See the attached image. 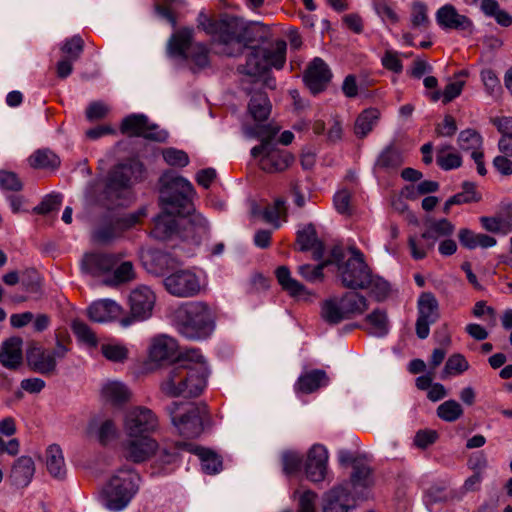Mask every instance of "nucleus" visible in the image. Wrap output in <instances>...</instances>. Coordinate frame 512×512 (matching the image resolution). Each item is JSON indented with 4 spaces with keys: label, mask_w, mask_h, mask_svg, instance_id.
<instances>
[{
    "label": "nucleus",
    "mask_w": 512,
    "mask_h": 512,
    "mask_svg": "<svg viewBox=\"0 0 512 512\" xmlns=\"http://www.w3.org/2000/svg\"><path fill=\"white\" fill-rule=\"evenodd\" d=\"M427 5L423 2L417 1L412 4L411 8V25L414 29L420 31L426 30L430 25L428 17Z\"/></svg>",
    "instance_id": "obj_51"
},
{
    "label": "nucleus",
    "mask_w": 512,
    "mask_h": 512,
    "mask_svg": "<svg viewBox=\"0 0 512 512\" xmlns=\"http://www.w3.org/2000/svg\"><path fill=\"white\" fill-rule=\"evenodd\" d=\"M248 112L256 122H262L268 119L271 113V103L262 91L255 92L248 103Z\"/></svg>",
    "instance_id": "obj_38"
},
{
    "label": "nucleus",
    "mask_w": 512,
    "mask_h": 512,
    "mask_svg": "<svg viewBox=\"0 0 512 512\" xmlns=\"http://www.w3.org/2000/svg\"><path fill=\"white\" fill-rule=\"evenodd\" d=\"M417 309L416 334L420 339H426L430 333V325L436 323L440 317L439 304L432 293L424 292L418 299Z\"/></svg>",
    "instance_id": "obj_16"
},
{
    "label": "nucleus",
    "mask_w": 512,
    "mask_h": 512,
    "mask_svg": "<svg viewBox=\"0 0 512 512\" xmlns=\"http://www.w3.org/2000/svg\"><path fill=\"white\" fill-rule=\"evenodd\" d=\"M469 368V363L465 357L461 354L451 355L445 363V367L442 372V378L445 379L448 375H458Z\"/></svg>",
    "instance_id": "obj_56"
},
{
    "label": "nucleus",
    "mask_w": 512,
    "mask_h": 512,
    "mask_svg": "<svg viewBox=\"0 0 512 512\" xmlns=\"http://www.w3.org/2000/svg\"><path fill=\"white\" fill-rule=\"evenodd\" d=\"M121 307L113 300L102 299L95 301L88 308V316L93 322L104 323L117 318Z\"/></svg>",
    "instance_id": "obj_29"
},
{
    "label": "nucleus",
    "mask_w": 512,
    "mask_h": 512,
    "mask_svg": "<svg viewBox=\"0 0 512 512\" xmlns=\"http://www.w3.org/2000/svg\"><path fill=\"white\" fill-rule=\"evenodd\" d=\"M340 300L348 319L361 315L368 309L367 299L357 292H347Z\"/></svg>",
    "instance_id": "obj_44"
},
{
    "label": "nucleus",
    "mask_w": 512,
    "mask_h": 512,
    "mask_svg": "<svg viewBox=\"0 0 512 512\" xmlns=\"http://www.w3.org/2000/svg\"><path fill=\"white\" fill-rule=\"evenodd\" d=\"M62 204V195L50 194L47 195L39 205L34 207L33 212L37 214H48L51 211L58 210Z\"/></svg>",
    "instance_id": "obj_62"
},
{
    "label": "nucleus",
    "mask_w": 512,
    "mask_h": 512,
    "mask_svg": "<svg viewBox=\"0 0 512 512\" xmlns=\"http://www.w3.org/2000/svg\"><path fill=\"white\" fill-rule=\"evenodd\" d=\"M158 428V418L146 407H135L125 416L124 431L127 437H151Z\"/></svg>",
    "instance_id": "obj_12"
},
{
    "label": "nucleus",
    "mask_w": 512,
    "mask_h": 512,
    "mask_svg": "<svg viewBox=\"0 0 512 512\" xmlns=\"http://www.w3.org/2000/svg\"><path fill=\"white\" fill-rule=\"evenodd\" d=\"M166 411L180 435L187 438L199 436L203 430V419L207 415L204 403L171 402Z\"/></svg>",
    "instance_id": "obj_7"
},
{
    "label": "nucleus",
    "mask_w": 512,
    "mask_h": 512,
    "mask_svg": "<svg viewBox=\"0 0 512 512\" xmlns=\"http://www.w3.org/2000/svg\"><path fill=\"white\" fill-rule=\"evenodd\" d=\"M436 244V237L430 232H423L420 237L410 236L408 245L411 255L415 260H421L426 257L427 253L433 250Z\"/></svg>",
    "instance_id": "obj_40"
},
{
    "label": "nucleus",
    "mask_w": 512,
    "mask_h": 512,
    "mask_svg": "<svg viewBox=\"0 0 512 512\" xmlns=\"http://www.w3.org/2000/svg\"><path fill=\"white\" fill-rule=\"evenodd\" d=\"M177 212H167L163 210L155 218V226L153 229V235L160 239L165 240L172 237L174 234L179 235L180 219L176 220L175 216Z\"/></svg>",
    "instance_id": "obj_32"
},
{
    "label": "nucleus",
    "mask_w": 512,
    "mask_h": 512,
    "mask_svg": "<svg viewBox=\"0 0 512 512\" xmlns=\"http://www.w3.org/2000/svg\"><path fill=\"white\" fill-rule=\"evenodd\" d=\"M329 261H323L316 266L303 264L298 267V273L309 282H317L323 279V269L329 265Z\"/></svg>",
    "instance_id": "obj_58"
},
{
    "label": "nucleus",
    "mask_w": 512,
    "mask_h": 512,
    "mask_svg": "<svg viewBox=\"0 0 512 512\" xmlns=\"http://www.w3.org/2000/svg\"><path fill=\"white\" fill-rule=\"evenodd\" d=\"M276 277L282 289L291 297L306 299L309 296L306 287L291 277L290 270L286 266H281L276 270Z\"/></svg>",
    "instance_id": "obj_34"
},
{
    "label": "nucleus",
    "mask_w": 512,
    "mask_h": 512,
    "mask_svg": "<svg viewBox=\"0 0 512 512\" xmlns=\"http://www.w3.org/2000/svg\"><path fill=\"white\" fill-rule=\"evenodd\" d=\"M318 240L316 229L312 223L297 231V244L300 251L310 250Z\"/></svg>",
    "instance_id": "obj_55"
},
{
    "label": "nucleus",
    "mask_w": 512,
    "mask_h": 512,
    "mask_svg": "<svg viewBox=\"0 0 512 512\" xmlns=\"http://www.w3.org/2000/svg\"><path fill=\"white\" fill-rule=\"evenodd\" d=\"M35 473V464L31 457H19L10 474L12 483L17 487H26L32 480Z\"/></svg>",
    "instance_id": "obj_31"
},
{
    "label": "nucleus",
    "mask_w": 512,
    "mask_h": 512,
    "mask_svg": "<svg viewBox=\"0 0 512 512\" xmlns=\"http://www.w3.org/2000/svg\"><path fill=\"white\" fill-rule=\"evenodd\" d=\"M332 78V72L321 58H314L308 65L303 80L313 94L324 91Z\"/></svg>",
    "instance_id": "obj_21"
},
{
    "label": "nucleus",
    "mask_w": 512,
    "mask_h": 512,
    "mask_svg": "<svg viewBox=\"0 0 512 512\" xmlns=\"http://www.w3.org/2000/svg\"><path fill=\"white\" fill-rule=\"evenodd\" d=\"M88 434L98 440L102 445H106L116 438L117 428L111 419H105L103 421L93 419L88 425Z\"/></svg>",
    "instance_id": "obj_35"
},
{
    "label": "nucleus",
    "mask_w": 512,
    "mask_h": 512,
    "mask_svg": "<svg viewBox=\"0 0 512 512\" xmlns=\"http://www.w3.org/2000/svg\"><path fill=\"white\" fill-rule=\"evenodd\" d=\"M84 49L83 39L75 35L69 39H66L61 46V51L64 54L63 58L71 61H77L80 58Z\"/></svg>",
    "instance_id": "obj_54"
},
{
    "label": "nucleus",
    "mask_w": 512,
    "mask_h": 512,
    "mask_svg": "<svg viewBox=\"0 0 512 512\" xmlns=\"http://www.w3.org/2000/svg\"><path fill=\"white\" fill-rule=\"evenodd\" d=\"M357 497L349 489L348 483H341L323 495V512H349L356 507Z\"/></svg>",
    "instance_id": "obj_17"
},
{
    "label": "nucleus",
    "mask_w": 512,
    "mask_h": 512,
    "mask_svg": "<svg viewBox=\"0 0 512 512\" xmlns=\"http://www.w3.org/2000/svg\"><path fill=\"white\" fill-rule=\"evenodd\" d=\"M347 483L349 484V488L351 487L353 489V494L357 498L362 496L358 491L359 488L367 489L373 485L372 469L366 458L361 462H356V466L353 468L350 476V481Z\"/></svg>",
    "instance_id": "obj_30"
},
{
    "label": "nucleus",
    "mask_w": 512,
    "mask_h": 512,
    "mask_svg": "<svg viewBox=\"0 0 512 512\" xmlns=\"http://www.w3.org/2000/svg\"><path fill=\"white\" fill-rule=\"evenodd\" d=\"M211 37L215 53L228 57L240 56L253 41L246 23L229 14H223L216 19Z\"/></svg>",
    "instance_id": "obj_2"
},
{
    "label": "nucleus",
    "mask_w": 512,
    "mask_h": 512,
    "mask_svg": "<svg viewBox=\"0 0 512 512\" xmlns=\"http://www.w3.org/2000/svg\"><path fill=\"white\" fill-rule=\"evenodd\" d=\"M46 467L52 477L59 480L65 477L66 466L60 446L52 444L47 448Z\"/></svg>",
    "instance_id": "obj_39"
},
{
    "label": "nucleus",
    "mask_w": 512,
    "mask_h": 512,
    "mask_svg": "<svg viewBox=\"0 0 512 512\" xmlns=\"http://www.w3.org/2000/svg\"><path fill=\"white\" fill-rule=\"evenodd\" d=\"M155 302L156 295L150 287L140 285L133 289L129 297L131 317L121 319V326L128 327L133 319L146 320L151 317Z\"/></svg>",
    "instance_id": "obj_13"
},
{
    "label": "nucleus",
    "mask_w": 512,
    "mask_h": 512,
    "mask_svg": "<svg viewBox=\"0 0 512 512\" xmlns=\"http://www.w3.org/2000/svg\"><path fill=\"white\" fill-rule=\"evenodd\" d=\"M366 322L369 324V334L376 337H383L388 333V318L385 311L376 309L366 316Z\"/></svg>",
    "instance_id": "obj_48"
},
{
    "label": "nucleus",
    "mask_w": 512,
    "mask_h": 512,
    "mask_svg": "<svg viewBox=\"0 0 512 512\" xmlns=\"http://www.w3.org/2000/svg\"><path fill=\"white\" fill-rule=\"evenodd\" d=\"M120 131L128 137H143L148 140L163 142L168 134L151 124L144 114H130L122 120Z\"/></svg>",
    "instance_id": "obj_14"
},
{
    "label": "nucleus",
    "mask_w": 512,
    "mask_h": 512,
    "mask_svg": "<svg viewBox=\"0 0 512 512\" xmlns=\"http://www.w3.org/2000/svg\"><path fill=\"white\" fill-rule=\"evenodd\" d=\"M279 127L259 125L250 129L248 134L260 139L261 143L251 149L253 158H259L260 168L267 173H277L286 170L293 162V156L286 150L279 149L274 137Z\"/></svg>",
    "instance_id": "obj_3"
},
{
    "label": "nucleus",
    "mask_w": 512,
    "mask_h": 512,
    "mask_svg": "<svg viewBox=\"0 0 512 512\" xmlns=\"http://www.w3.org/2000/svg\"><path fill=\"white\" fill-rule=\"evenodd\" d=\"M140 476L130 467L117 469L103 489L104 506L118 512L128 506L139 490Z\"/></svg>",
    "instance_id": "obj_6"
},
{
    "label": "nucleus",
    "mask_w": 512,
    "mask_h": 512,
    "mask_svg": "<svg viewBox=\"0 0 512 512\" xmlns=\"http://www.w3.org/2000/svg\"><path fill=\"white\" fill-rule=\"evenodd\" d=\"M302 464L301 456L296 452H285L282 455L283 471L290 475L300 470Z\"/></svg>",
    "instance_id": "obj_64"
},
{
    "label": "nucleus",
    "mask_w": 512,
    "mask_h": 512,
    "mask_svg": "<svg viewBox=\"0 0 512 512\" xmlns=\"http://www.w3.org/2000/svg\"><path fill=\"white\" fill-rule=\"evenodd\" d=\"M124 257L122 253H88L85 254L81 268L91 275H99L111 270Z\"/></svg>",
    "instance_id": "obj_25"
},
{
    "label": "nucleus",
    "mask_w": 512,
    "mask_h": 512,
    "mask_svg": "<svg viewBox=\"0 0 512 512\" xmlns=\"http://www.w3.org/2000/svg\"><path fill=\"white\" fill-rule=\"evenodd\" d=\"M209 223L200 213H189L180 218L179 237L199 245L209 234Z\"/></svg>",
    "instance_id": "obj_19"
},
{
    "label": "nucleus",
    "mask_w": 512,
    "mask_h": 512,
    "mask_svg": "<svg viewBox=\"0 0 512 512\" xmlns=\"http://www.w3.org/2000/svg\"><path fill=\"white\" fill-rule=\"evenodd\" d=\"M159 200L162 210L177 212L182 216L192 210V197L195 193L192 184L184 177L168 171L160 177Z\"/></svg>",
    "instance_id": "obj_5"
},
{
    "label": "nucleus",
    "mask_w": 512,
    "mask_h": 512,
    "mask_svg": "<svg viewBox=\"0 0 512 512\" xmlns=\"http://www.w3.org/2000/svg\"><path fill=\"white\" fill-rule=\"evenodd\" d=\"M437 24L444 30H457L471 33L473 22L460 14L452 4H445L435 14Z\"/></svg>",
    "instance_id": "obj_22"
},
{
    "label": "nucleus",
    "mask_w": 512,
    "mask_h": 512,
    "mask_svg": "<svg viewBox=\"0 0 512 512\" xmlns=\"http://www.w3.org/2000/svg\"><path fill=\"white\" fill-rule=\"evenodd\" d=\"M165 162L171 166L185 167L189 163V157L183 150L166 148L163 150Z\"/></svg>",
    "instance_id": "obj_61"
},
{
    "label": "nucleus",
    "mask_w": 512,
    "mask_h": 512,
    "mask_svg": "<svg viewBox=\"0 0 512 512\" xmlns=\"http://www.w3.org/2000/svg\"><path fill=\"white\" fill-rule=\"evenodd\" d=\"M483 144L482 136L473 129H466L458 136V145L465 151H480Z\"/></svg>",
    "instance_id": "obj_52"
},
{
    "label": "nucleus",
    "mask_w": 512,
    "mask_h": 512,
    "mask_svg": "<svg viewBox=\"0 0 512 512\" xmlns=\"http://www.w3.org/2000/svg\"><path fill=\"white\" fill-rule=\"evenodd\" d=\"M351 257L343 264H338V272L344 287L357 290L368 289L371 283V271L364 261L363 253L350 247Z\"/></svg>",
    "instance_id": "obj_11"
},
{
    "label": "nucleus",
    "mask_w": 512,
    "mask_h": 512,
    "mask_svg": "<svg viewBox=\"0 0 512 512\" xmlns=\"http://www.w3.org/2000/svg\"><path fill=\"white\" fill-rule=\"evenodd\" d=\"M328 383V377L325 371L315 369L301 375L297 381L296 387L303 393H312L321 386Z\"/></svg>",
    "instance_id": "obj_42"
},
{
    "label": "nucleus",
    "mask_w": 512,
    "mask_h": 512,
    "mask_svg": "<svg viewBox=\"0 0 512 512\" xmlns=\"http://www.w3.org/2000/svg\"><path fill=\"white\" fill-rule=\"evenodd\" d=\"M71 329L77 339L89 347H96L98 340L92 329L81 320H73Z\"/></svg>",
    "instance_id": "obj_50"
},
{
    "label": "nucleus",
    "mask_w": 512,
    "mask_h": 512,
    "mask_svg": "<svg viewBox=\"0 0 512 512\" xmlns=\"http://www.w3.org/2000/svg\"><path fill=\"white\" fill-rule=\"evenodd\" d=\"M135 279L134 266L131 261H124L113 272V284H121Z\"/></svg>",
    "instance_id": "obj_59"
},
{
    "label": "nucleus",
    "mask_w": 512,
    "mask_h": 512,
    "mask_svg": "<svg viewBox=\"0 0 512 512\" xmlns=\"http://www.w3.org/2000/svg\"><path fill=\"white\" fill-rule=\"evenodd\" d=\"M142 165H118L108 175L104 196L110 204L123 205V201L130 194L132 178L135 172H141Z\"/></svg>",
    "instance_id": "obj_10"
},
{
    "label": "nucleus",
    "mask_w": 512,
    "mask_h": 512,
    "mask_svg": "<svg viewBox=\"0 0 512 512\" xmlns=\"http://www.w3.org/2000/svg\"><path fill=\"white\" fill-rule=\"evenodd\" d=\"M144 210L121 216H105L92 232L94 242L107 245L120 238L124 231L135 226L144 216Z\"/></svg>",
    "instance_id": "obj_9"
},
{
    "label": "nucleus",
    "mask_w": 512,
    "mask_h": 512,
    "mask_svg": "<svg viewBox=\"0 0 512 512\" xmlns=\"http://www.w3.org/2000/svg\"><path fill=\"white\" fill-rule=\"evenodd\" d=\"M262 217L267 223L272 224L274 228H279L281 226L280 218L282 217L284 221H286V200L282 197L276 198L272 205H268L264 208Z\"/></svg>",
    "instance_id": "obj_46"
},
{
    "label": "nucleus",
    "mask_w": 512,
    "mask_h": 512,
    "mask_svg": "<svg viewBox=\"0 0 512 512\" xmlns=\"http://www.w3.org/2000/svg\"><path fill=\"white\" fill-rule=\"evenodd\" d=\"M166 290L176 297H193L201 291L199 277L191 270H177L163 280Z\"/></svg>",
    "instance_id": "obj_15"
},
{
    "label": "nucleus",
    "mask_w": 512,
    "mask_h": 512,
    "mask_svg": "<svg viewBox=\"0 0 512 512\" xmlns=\"http://www.w3.org/2000/svg\"><path fill=\"white\" fill-rule=\"evenodd\" d=\"M178 348V343L174 338L160 334L150 340L149 357L155 362L167 360L176 356Z\"/></svg>",
    "instance_id": "obj_27"
},
{
    "label": "nucleus",
    "mask_w": 512,
    "mask_h": 512,
    "mask_svg": "<svg viewBox=\"0 0 512 512\" xmlns=\"http://www.w3.org/2000/svg\"><path fill=\"white\" fill-rule=\"evenodd\" d=\"M194 29L185 27L175 32L168 42V52L172 56L190 59L198 69L209 66V49L203 43L193 46Z\"/></svg>",
    "instance_id": "obj_8"
},
{
    "label": "nucleus",
    "mask_w": 512,
    "mask_h": 512,
    "mask_svg": "<svg viewBox=\"0 0 512 512\" xmlns=\"http://www.w3.org/2000/svg\"><path fill=\"white\" fill-rule=\"evenodd\" d=\"M436 162L441 169L448 171L460 167L462 158L457 153H444V148H438Z\"/></svg>",
    "instance_id": "obj_57"
},
{
    "label": "nucleus",
    "mask_w": 512,
    "mask_h": 512,
    "mask_svg": "<svg viewBox=\"0 0 512 512\" xmlns=\"http://www.w3.org/2000/svg\"><path fill=\"white\" fill-rule=\"evenodd\" d=\"M462 415L463 409L455 400H447L437 407V416L446 422H455Z\"/></svg>",
    "instance_id": "obj_53"
},
{
    "label": "nucleus",
    "mask_w": 512,
    "mask_h": 512,
    "mask_svg": "<svg viewBox=\"0 0 512 512\" xmlns=\"http://www.w3.org/2000/svg\"><path fill=\"white\" fill-rule=\"evenodd\" d=\"M455 226L448 219L434 220L429 223L427 232L436 237H448L453 234Z\"/></svg>",
    "instance_id": "obj_60"
},
{
    "label": "nucleus",
    "mask_w": 512,
    "mask_h": 512,
    "mask_svg": "<svg viewBox=\"0 0 512 512\" xmlns=\"http://www.w3.org/2000/svg\"><path fill=\"white\" fill-rule=\"evenodd\" d=\"M321 316L329 324H338L342 320L348 319L343 309L342 302L338 298L325 300L321 307Z\"/></svg>",
    "instance_id": "obj_45"
},
{
    "label": "nucleus",
    "mask_w": 512,
    "mask_h": 512,
    "mask_svg": "<svg viewBox=\"0 0 512 512\" xmlns=\"http://www.w3.org/2000/svg\"><path fill=\"white\" fill-rule=\"evenodd\" d=\"M404 163L401 150L392 141L385 146L376 158L374 169L385 173H393Z\"/></svg>",
    "instance_id": "obj_28"
},
{
    "label": "nucleus",
    "mask_w": 512,
    "mask_h": 512,
    "mask_svg": "<svg viewBox=\"0 0 512 512\" xmlns=\"http://www.w3.org/2000/svg\"><path fill=\"white\" fill-rule=\"evenodd\" d=\"M179 447L188 449L198 455L201 461L202 470L205 473L214 475L222 470V460L215 452L203 447H195L192 449V445L187 443H180Z\"/></svg>",
    "instance_id": "obj_33"
},
{
    "label": "nucleus",
    "mask_w": 512,
    "mask_h": 512,
    "mask_svg": "<svg viewBox=\"0 0 512 512\" xmlns=\"http://www.w3.org/2000/svg\"><path fill=\"white\" fill-rule=\"evenodd\" d=\"M208 368L198 349L187 350L163 371L161 392L171 398L196 397L206 386Z\"/></svg>",
    "instance_id": "obj_1"
},
{
    "label": "nucleus",
    "mask_w": 512,
    "mask_h": 512,
    "mask_svg": "<svg viewBox=\"0 0 512 512\" xmlns=\"http://www.w3.org/2000/svg\"><path fill=\"white\" fill-rule=\"evenodd\" d=\"M158 448L157 442L152 437H127L124 444L126 459L141 463L148 460Z\"/></svg>",
    "instance_id": "obj_23"
},
{
    "label": "nucleus",
    "mask_w": 512,
    "mask_h": 512,
    "mask_svg": "<svg viewBox=\"0 0 512 512\" xmlns=\"http://www.w3.org/2000/svg\"><path fill=\"white\" fill-rule=\"evenodd\" d=\"M351 198L352 194L346 189L338 191L334 195V207L338 213L342 215H350L352 212L351 209Z\"/></svg>",
    "instance_id": "obj_63"
},
{
    "label": "nucleus",
    "mask_w": 512,
    "mask_h": 512,
    "mask_svg": "<svg viewBox=\"0 0 512 512\" xmlns=\"http://www.w3.org/2000/svg\"><path fill=\"white\" fill-rule=\"evenodd\" d=\"M23 339L13 336L4 340L0 346V363L7 369H17L23 361Z\"/></svg>",
    "instance_id": "obj_26"
},
{
    "label": "nucleus",
    "mask_w": 512,
    "mask_h": 512,
    "mask_svg": "<svg viewBox=\"0 0 512 512\" xmlns=\"http://www.w3.org/2000/svg\"><path fill=\"white\" fill-rule=\"evenodd\" d=\"M179 333L190 340H204L215 329V315L211 307L202 301H191L180 306L175 312Z\"/></svg>",
    "instance_id": "obj_4"
},
{
    "label": "nucleus",
    "mask_w": 512,
    "mask_h": 512,
    "mask_svg": "<svg viewBox=\"0 0 512 512\" xmlns=\"http://www.w3.org/2000/svg\"><path fill=\"white\" fill-rule=\"evenodd\" d=\"M461 245L469 250L480 248H490L496 245L497 241L494 237L482 234L474 233L472 230L463 228L458 234Z\"/></svg>",
    "instance_id": "obj_37"
},
{
    "label": "nucleus",
    "mask_w": 512,
    "mask_h": 512,
    "mask_svg": "<svg viewBox=\"0 0 512 512\" xmlns=\"http://www.w3.org/2000/svg\"><path fill=\"white\" fill-rule=\"evenodd\" d=\"M101 353L111 362L123 363L128 358L129 350L121 343L109 342L101 345Z\"/></svg>",
    "instance_id": "obj_49"
},
{
    "label": "nucleus",
    "mask_w": 512,
    "mask_h": 512,
    "mask_svg": "<svg viewBox=\"0 0 512 512\" xmlns=\"http://www.w3.org/2000/svg\"><path fill=\"white\" fill-rule=\"evenodd\" d=\"M259 51L267 63V69L271 67L282 69L286 62L287 44L284 40H277L270 48L258 47Z\"/></svg>",
    "instance_id": "obj_36"
},
{
    "label": "nucleus",
    "mask_w": 512,
    "mask_h": 512,
    "mask_svg": "<svg viewBox=\"0 0 512 512\" xmlns=\"http://www.w3.org/2000/svg\"><path fill=\"white\" fill-rule=\"evenodd\" d=\"M29 163L36 169H55L60 165V159L49 149H39L30 156Z\"/></svg>",
    "instance_id": "obj_47"
},
{
    "label": "nucleus",
    "mask_w": 512,
    "mask_h": 512,
    "mask_svg": "<svg viewBox=\"0 0 512 512\" xmlns=\"http://www.w3.org/2000/svg\"><path fill=\"white\" fill-rule=\"evenodd\" d=\"M237 72L241 75L240 82L243 89L250 94L252 90L246 85L258 84L268 72L267 63L258 47L252 49L247 56L246 63L237 67Z\"/></svg>",
    "instance_id": "obj_18"
},
{
    "label": "nucleus",
    "mask_w": 512,
    "mask_h": 512,
    "mask_svg": "<svg viewBox=\"0 0 512 512\" xmlns=\"http://www.w3.org/2000/svg\"><path fill=\"white\" fill-rule=\"evenodd\" d=\"M26 360L29 368L41 375L51 376L57 372V362L50 351L37 343H31L26 351Z\"/></svg>",
    "instance_id": "obj_20"
},
{
    "label": "nucleus",
    "mask_w": 512,
    "mask_h": 512,
    "mask_svg": "<svg viewBox=\"0 0 512 512\" xmlns=\"http://www.w3.org/2000/svg\"><path fill=\"white\" fill-rule=\"evenodd\" d=\"M101 395L105 401L118 405L129 400L130 391L124 383L114 380L102 386Z\"/></svg>",
    "instance_id": "obj_41"
},
{
    "label": "nucleus",
    "mask_w": 512,
    "mask_h": 512,
    "mask_svg": "<svg viewBox=\"0 0 512 512\" xmlns=\"http://www.w3.org/2000/svg\"><path fill=\"white\" fill-rule=\"evenodd\" d=\"M328 452L320 444L313 445L308 452L305 463V473L312 482H321L327 473Z\"/></svg>",
    "instance_id": "obj_24"
},
{
    "label": "nucleus",
    "mask_w": 512,
    "mask_h": 512,
    "mask_svg": "<svg viewBox=\"0 0 512 512\" xmlns=\"http://www.w3.org/2000/svg\"><path fill=\"white\" fill-rule=\"evenodd\" d=\"M380 118V111L370 107L363 110L357 117L354 132L358 138L366 137L374 128Z\"/></svg>",
    "instance_id": "obj_43"
}]
</instances>
